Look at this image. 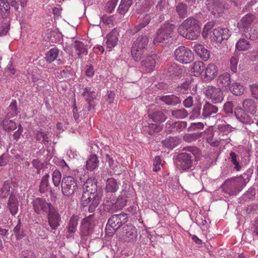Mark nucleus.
Returning <instances> with one entry per match:
<instances>
[{
    "mask_svg": "<svg viewBox=\"0 0 258 258\" xmlns=\"http://www.w3.org/2000/svg\"><path fill=\"white\" fill-rule=\"evenodd\" d=\"M230 74L225 73L220 75L217 79V84L219 87H228L231 82Z\"/></svg>",
    "mask_w": 258,
    "mask_h": 258,
    "instance_id": "30",
    "label": "nucleus"
},
{
    "mask_svg": "<svg viewBox=\"0 0 258 258\" xmlns=\"http://www.w3.org/2000/svg\"><path fill=\"white\" fill-rule=\"evenodd\" d=\"M256 105L251 99H246L243 101L242 107L237 106L235 108L234 113H239L243 111L245 113H253L256 111Z\"/></svg>",
    "mask_w": 258,
    "mask_h": 258,
    "instance_id": "16",
    "label": "nucleus"
},
{
    "mask_svg": "<svg viewBox=\"0 0 258 258\" xmlns=\"http://www.w3.org/2000/svg\"><path fill=\"white\" fill-rule=\"evenodd\" d=\"M146 130L149 135H153L155 133L159 132L161 128L156 124H151L146 128Z\"/></svg>",
    "mask_w": 258,
    "mask_h": 258,
    "instance_id": "54",
    "label": "nucleus"
},
{
    "mask_svg": "<svg viewBox=\"0 0 258 258\" xmlns=\"http://www.w3.org/2000/svg\"><path fill=\"white\" fill-rule=\"evenodd\" d=\"M12 182L11 180L5 181L3 185V186L0 189V197L5 199L9 195H10L11 189L12 187Z\"/></svg>",
    "mask_w": 258,
    "mask_h": 258,
    "instance_id": "32",
    "label": "nucleus"
},
{
    "mask_svg": "<svg viewBox=\"0 0 258 258\" xmlns=\"http://www.w3.org/2000/svg\"><path fill=\"white\" fill-rule=\"evenodd\" d=\"M83 192L81 204L83 207H88L89 213H93L99 205L101 197V191L98 190L97 180L88 178L83 186Z\"/></svg>",
    "mask_w": 258,
    "mask_h": 258,
    "instance_id": "1",
    "label": "nucleus"
},
{
    "mask_svg": "<svg viewBox=\"0 0 258 258\" xmlns=\"http://www.w3.org/2000/svg\"><path fill=\"white\" fill-rule=\"evenodd\" d=\"M127 221L126 214H119L112 215L108 220L107 226H110L115 232Z\"/></svg>",
    "mask_w": 258,
    "mask_h": 258,
    "instance_id": "12",
    "label": "nucleus"
},
{
    "mask_svg": "<svg viewBox=\"0 0 258 258\" xmlns=\"http://www.w3.org/2000/svg\"><path fill=\"white\" fill-rule=\"evenodd\" d=\"M180 143V140L177 137H169L162 142L163 146L170 149L176 147Z\"/></svg>",
    "mask_w": 258,
    "mask_h": 258,
    "instance_id": "31",
    "label": "nucleus"
},
{
    "mask_svg": "<svg viewBox=\"0 0 258 258\" xmlns=\"http://www.w3.org/2000/svg\"><path fill=\"white\" fill-rule=\"evenodd\" d=\"M213 39L218 42H221L223 40H227L229 37L230 34L227 28H218L213 31Z\"/></svg>",
    "mask_w": 258,
    "mask_h": 258,
    "instance_id": "19",
    "label": "nucleus"
},
{
    "mask_svg": "<svg viewBox=\"0 0 258 258\" xmlns=\"http://www.w3.org/2000/svg\"><path fill=\"white\" fill-rule=\"evenodd\" d=\"M49 175L48 174H45L42 177L39 188L40 193L44 194L48 190L49 188Z\"/></svg>",
    "mask_w": 258,
    "mask_h": 258,
    "instance_id": "34",
    "label": "nucleus"
},
{
    "mask_svg": "<svg viewBox=\"0 0 258 258\" xmlns=\"http://www.w3.org/2000/svg\"><path fill=\"white\" fill-rule=\"evenodd\" d=\"M205 94L207 98L211 99L215 103L221 102L224 98L223 93L221 89L213 86H209L207 87Z\"/></svg>",
    "mask_w": 258,
    "mask_h": 258,
    "instance_id": "13",
    "label": "nucleus"
},
{
    "mask_svg": "<svg viewBox=\"0 0 258 258\" xmlns=\"http://www.w3.org/2000/svg\"><path fill=\"white\" fill-rule=\"evenodd\" d=\"M49 133H46L40 130L37 131L35 134V138L36 140L41 142L44 144L48 143Z\"/></svg>",
    "mask_w": 258,
    "mask_h": 258,
    "instance_id": "40",
    "label": "nucleus"
},
{
    "mask_svg": "<svg viewBox=\"0 0 258 258\" xmlns=\"http://www.w3.org/2000/svg\"><path fill=\"white\" fill-rule=\"evenodd\" d=\"M178 33L189 40H196L200 36L201 26L199 21L192 17L183 21L177 29Z\"/></svg>",
    "mask_w": 258,
    "mask_h": 258,
    "instance_id": "2",
    "label": "nucleus"
},
{
    "mask_svg": "<svg viewBox=\"0 0 258 258\" xmlns=\"http://www.w3.org/2000/svg\"><path fill=\"white\" fill-rule=\"evenodd\" d=\"M214 26V22L211 21L208 22L205 24L202 32V36L204 38H206L208 36V32Z\"/></svg>",
    "mask_w": 258,
    "mask_h": 258,
    "instance_id": "55",
    "label": "nucleus"
},
{
    "mask_svg": "<svg viewBox=\"0 0 258 258\" xmlns=\"http://www.w3.org/2000/svg\"><path fill=\"white\" fill-rule=\"evenodd\" d=\"M238 120L243 123L253 122L252 119L248 114H234Z\"/></svg>",
    "mask_w": 258,
    "mask_h": 258,
    "instance_id": "46",
    "label": "nucleus"
},
{
    "mask_svg": "<svg viewBox=\"0 0 258 258\" xmlns=\"http://www.w3.org/2000/svg\"><path fill=\"white\" fill-rule=\"evenodd\" d=\"M138 236L137 229L132 225H126L123 228L122 237L125 241L134 242Z\"/></svg>",
    "mask_w": 258,
    "mask_h": 258,
    "instance_id": "14",
    "label": "nucleus"
},
{
    "mask_svg": "<svg viewBox=\"0 0 258 258\" xmlns=\"http://www.w3.org/2000/svg\"><path fill=\"white\" fill-rule=\"evenodd\" d=\"M3 125L4 130L8 132L15 130L16 128V123L9 118H5L3 120Z\"/></svg>",
    "mask_w": 258,
    "mask_h": 258,
    "instance_id": "43",
    "label": "nucleus"
},
{
    "mask_svg": "<svg viewBox=\"0 0 258 258\" xmlns=\"http://www.w3.org/2000/svg\"><path fill=\"white\" fill-rule=\"evenodd\" d=\"M162 166V164H161V159L160 157L156 156L154 162L153 170L156 172L159 171L160 169V167Z\"/></svg>",
    "mask_w": 258,
    "mask_h": 258,
    "instance_id": "60",
    "label": "nucleus"
},
{
    "mask_svg": "<svg viewBox=\"0 0 258 258\" xmlns=\"http://www.w3.org/2000/svg\"><path fill=\"white\" fill-rule=\"evenodd\" d=\"M28 0H0V13L3 17L7 18L10 14V6L18 11L19 5L22 8L26 6Z\"/></svg>",
    "mask_w": 258,
    "mask_h": 258,
    "instance_id": "5",
    "label": "nucleus"
},
{
    "mask_svg": "<svg viewBox=\"0 0 258 258\" xmlns=\"http://www.w3.org/2000/svg\"><path fill=\"white\" fill-rule=\"evenodd\" d=\"M194 50L203 60H207L210 57V51L203 45L196 43L193 47Z\"/></svg>",
    "mask_w": 258,
    "mask_h": 258,
    "instance_id": "21",
    "label": "nucleus"
},
{
    "mask_svg": "<svg viewBox=\"0 0 258 258\" xmlns=\"http://www.w3.org/2000/svg\"><path fill=\"white\" fill-rule=\"evenodd\" d=\"M149 39L146 35H140L133 42L131 53L132 58L136 61L142 58L145 50L147 49Z\"/></svg>",
    "mask_w": 258,
    "mask_h": 258,
    "instance_id": "4",
    "label": "nucleus"
},
{
    "mask_svg": "<svg viewBox=\"0 0 258 258\" xmlns=\"http://www.w3.org/2000/svg\"><path fill=\"white\" fill-rule=\"evenodd\" d=\"M61 173L58 170H55L52 174V179L54 185L58 187L60 183L61 179Z\"/></svg>",
    "mask_w": 258,
    "mask_h": 258,
    "instance_id": "47",
    "label": "nucleus"
},
{
    "mask_svg": "<svg viewBox=\"0 0 258 258\" xmlns=\"http://www.w3.org/2000/svg\"><path fill=\"white\" fill-rule=\"evenodd\" d=\"M230 157L231 161L232 164L234 165V168L237 170L239 171L241 169V166L239 165V162L237 160V155L233 152L230 153Z\"/></svg>",
    "mask_w": 258,
    "mask_h": 258,
    "instance_id": "52",
    "label": "nucleus"
},
{
    "mask_svg": "<svg viewBox=\"0 0 258 258\" xmlns=\"http://www.w3.org/2000/svg\"><path fill=\"white\" fill-rule=\"evenodd\" d=\"M194 157L190 153H181L176 158V163L178 167L185 170L190 169L193 164Z\"/></svg>",
    "mask_w": 258,
    "mask_h": 258,
    "instance_id": "10",
    "label": "nucleus"
},
{
    "mask_svg": "<svg viewBox=\"0 0 258 258\" xmlns=\"http://www.w3.org/2000/svg\"><path fill=\"white\" fill-rule=\"evenodd\" d=\"M61 192L66 197L72 196L78 188L77 179L72 176L64 175L61 181Z\"/></svg>",
    "mask_w": 258,
    "mask_h": 258,
    "instance_id": "6",
    "label": "nucleus"
},
{
    "mask_svg": "<svg viewBox=\"0 0 258 258\" xmlns=\"http://www.w3.org/2000/svg\"><path fill=\"white\" fill-rule=\"evenodd\" d=\"M10 28V24L9 22H3L0 27V36H3L7 35Z\"/></svg>",
    "mask_w": 258,
    "mask_h": 258,
    "instance_id": "53",
    "label": "nucleus"
},
{
    "mask_svg": "<svg viewBox=\"0 0 258 258\" xmlns=\"http://www.w3.org/2000/svg\"><path fill=\"white\" fill-rule=\"evenodd\" d=\"M156 55H152L147 57L141 62V69L145 73H151L155 68L156 63Z\"/></svg>",
    "mask_w": 258,
    "mask_h": 258,
    "instance_id": "18",
    "label": "nucleus"
},
{
    "mask_svg": "<svg viewBox=\"0 0 258 258\" xmlns=\"http://www.w3.org/2000/svg\"><path fill=\"white\" fill-rule=\"evenodd\" d=\"M228 87L230 91L236 96L241 95L244 92V87L238 83H233L231 86H229Z\"/></svg>",
    "mask_w": 258,
    "mask_h": 258,
    "instance_id": "37",
    "label": "nucleus"
},
{
    "mask_svg": "<svg viewBox=\"0 0 258 258\" xmlns=\"http://www.w3.org/2000/svg\"><path fill=\"white\" fill-rule=\"evenodd\" d=\"M94 216V214L87 216L82 221L81 225V233L82 236H87L91 234L94 228V224L91 222V218Z\"/></svg>",
    "mask_w": 258,
    "mask_h": 258,
    "instance_id": "15",
    "label": "nucleus"
},
{
    "mask_svg": "<svg viewBox=\"0 0 258 258\" xmlns=\"http://www.w3.org/2000/svg\"><path fill=\"white\" fill-rule=\"evenodd\" d=\"M250 47L249 42L244 39H240L237 42L236 45V48L239 50H246Z\"/></svg>",
    "mask_w": 258,
    "mask_h": 258,
    "instance_id": "48",
    "label": "nucleus"
},
{
    "mask_svg": "<svg viewBox=\"0 0 258 258\" xmlns=\"http://www.w3.org/2000/svg\"><path fill=\"white\" fill-rule=\"evenodd\" d=\"M252 96L258 99V84H253L250 86Z\"/></svg>",
    "mask_w": 258,
    "mask_h": 258,
    "instance_id": "62",
    "label": "nucleus"
},
{
    "mask_svg": "<svg viewBox=\"0 0 258 258\" xmlns=\"http://www.w3.org/2000/svg\"><path fill=\"white\" fill-rule=\"evenodd\" d=\"M47 219L48 224L50 228L52 230H55L57 229L59 226V222H60L61 218L60 215L55 210V208H53V210H51L47 214Z\"/></svg>",
    "mask_w": 258,
    "mask_h": 258,
    "instance_id": "17",
    "label": "nucleus"
},
{
    "mask_svg": "<svg viewBox=\"0 0 258 258\" xmlns=\"http://www.w3.org/2000/svg\"><path fill=\"white\" fill-rule=\"evenodd\" d=\"M8 208L11 214L14 216L18 211L19 202L17 198L12 193L11 194L7 203Z\"/></svg>",
    "mask_w": 258,
    "mask_h": 258,
    "instance_id": "20",
    "label": "nucleus"
},
{
    "mask_svg": "<svg viewBox=\"0 0 258 258\" xmlns=\"http://www.w3.org/2000/svg\"><path fill=\"white\" fill-rule=\"evenodd\" d=\"M99 160L96 155L93 154L90 156L86 161V168L87 170L93 171L98 166Z\"/></svg>",
    "mask_w": 258,
    "mask_h": 258,
    "instance_id": "35",
    "label": "nucleus"
},
{
    "mask_svg": "<svg viewBox=\"0 0 258 258\" xmlns=\"http://www.w3.org/2000/svg\"><path fill=\"white\" fill-rule=\"evenodd\" d=\"M157 99L163 101L166 104L170 105H176L181 102L180 99L174 95L158 96Z\"/></svg>",
    "mask_w": 258,
    "mask_h": 258,
    "instance_id": "26",
    "label": "nucleus"
},
{
    "mask_svg": "<svg viewBox=\"0 0 258 258\" xmlns=\"http://www.w3.org/2000/svg\"><path fill=\"white\" fill-rule=\"evenodd\" d=\"M246 179L242 176L227 179L222 185L223 191L229 195H236L239 193L245 186Z\"/></svg>",
    "mask_w": 258,
    "mask_h": 258,
    "instance_id": "3",
    "label": "nucleus"
},
{
    "mask_svg": "<svg viewBox=\"0 0 258 258\" xmlns=\"http://www.w3.org/2000/svg\"><path fill=\"white\" fill-rule=\"evenodd\" d=\"M106 103L109 105L114 103L115 93L112 91H108L107 94L105 97Z\"/></svg>",
    "mask_w": 258,
    "mask_h": 258,
    "instance_id": "57",
    "label": "nucleus"
},
{
    "mask_svg": "<svg viewBox=\"0 0 258 258\" xmlns=\"http://www.w3.org/2000/svg\"><path fill=\"white\" fill-rule=\"evenodd\" d=\"M14 233L16 235L17 239H22L25 236V233H24L20 219L18 221L17 225L14 229Z\"/></svg>",
    "mask_w": 258,
    "mask_h": 258,
    "instance_id": "45",
    "label": "nucleus"
},
{
    "mask_svg": "<svg viewBox=\"0 0 258 258\" xmlns=\"http://www.w3.org/2000/svg\"><path fill=\"white\" fill-rule=\"evenodd\" d=\"M176 12L181 18L186 17L187 12V8L186 5L183 3H178L176 7Z\"/></svg>",
    "mask_w": 258,
    "mask_h": 258,
    "instance_id": "39",
    "label": "nucleus"
},
{
    "mask_svg": "<svg viewBox=\"0 0 258 258\" xmlns=\"http://www.w3.org/2000/svg\"><path fill=\"white\" fill-rule=\"evenodd\" d=\"M126 204V200L122 196H119L116 200L110 201V204H108L109 209L112 211H116L118 210H121Z\"/></svg>",
    "mask_w": 258,
    "mask_h": 258,
    "instance_id": "23",
    "label": "nucleus"
},
{
    "mask_svg": "<svg viewBox=\"0 0 258 258\" xmlns=\"http://www.w3.org/2000/svg\"><path fill=\"white\" fill-rule=\"evenodd\" d=\"M254 16L251 14H248L243 16L239 24L242 30L246 29V30L250 29V28L251 27V26L254 22Z\"/></svg>",
    "mask_w": 258,
    "mask_h": 258,
    "instance_id": "24",
    "label": "nucleus"
},
{
    "mask_svg": "<svg viewBox=\"0 0 258 258\" xmlns=\"http://www.w3.org/2000/svg\"><path fill=\"white\" fill-rule=\"evenodd\" d=\"M148 117L154 122L157 123L162 122L166 119L164 114H148Z\"/></svg>",
    "mask_w": 258,
    "mask_h": 258,
    "instance_id": "49",
    "label": "nucleus"
},
{
    "mask_svg": "<svg viewBox=\"0 0 258 258\" xmlns=\"http://www.w3.org/2000/svg\"><path fill=\"white\" fill-rule=\"evenodd\" d=\"M205 69V66L202 61H196L193 64L191 72L194 76L198 77L203 72Z\"/></svg>",
    "mask_w": 258,
    "mask_h": 258,
    "instance_id": "33",
    "label": "nucleus"
},
{
    "mask_svg": "<svg viewBox=\"0 0 258 258\" xmlns=\"http://www.w3.org/2000/svg\"><path fill=\"white\" fill-rule=\"evenodd\" d=\"M218 110V107L216 106L207 103L204 105L203 113H217Z\"/></svg>",
    "mask_w": 258,
    "mask_h": 258,
    "instance_id": "50",
    "label": "nucleus"
},
{
    "mask_svg": "<svg viewBox=\"0 0 258 258\" xmlns=\"http://www.w3.org/2000/svg\"><path fill=\"white\" fill-rule=\"evenodd\" d=\"M174 56L177 61L185 64L190 63L194 58L192 51L184 46H179L175 49Z\"/></svg>",
    "mask_w": 258,
    "mask_h": 258,
    "instance_id": "8",
    "label": "nucleus"
},
{
    "mask_svg": "<svg viewBox=\"0 0 258 258\" xmlns=\"http://www.w3.org/2000/svg\"><path fill=\"white\" fill-rule=\"evenodd\" d=\"M209 12L216 17L220 16L224 10L227 8L222 0H209L207 3Z\"/></svg>",
    "mask_w": 258,
    "mask_h": 258,
    "instance_id": "11",
    "label": "nucleus"
},
{
    "mask_svg": "<svg viewBox=\"0 0 258 258\" xmlns=\"http://www.w3.org/2000/svg\"><path fill=\"white\" fill-rule=\"evenodd\" d=\"M243 34L247 38L251 40H254L258 37V31L252 27L248 29V30L244 29L242 30Z\"/></svg>",
    "mask_w": 258,
    "mask_h": 258,
    "instance_id": "42",
    "label": "nucleus"
},
{
    "mask_svg": "<svg viewBox=\"0 0 258 258\" xmlns=\"http://www.w3.org/2000/svg\"><path fill=\"white\" fill-rule=\"evenodd\" d=\"M149 23L148 19L145 18L143 21L141 22L139 25L135 26V33L139 31L141 29L145 27Z\"/></svg>",
    "mask_w": 258,
    "mask_h": 258,
    "instance_id": "61",
    "label": "nucleus"
},
{
    "mask_svg": "<svg viewBox=\"0 0 258 258\" xmlns=\"http://www.w3.org/2000/svg\"><path fill=\"white\" fill-rule=\"evenodd\" d=\"M183 150H187V151L190 152L192 154L194 159L196 156L200 154V150L196 147H186L184 148Z\"/></svg>",
    "mask_w": 258,
    "mask_h": 258,
    "instance_id": "59",
    "label": "nucleus"
},
{
    "mask_svg": "<svg viewBox=\"0 0 258 258\" xmlns=\"http://www.w3.org/2000/svg\"><path fill=\"white\" fill-rule=\"evenodd\" d=\"M238 62V58L236 56H232L230 60V69L233 72L235 73L237 71V65Z\"/></svg>",
    "mask_w": 258,
    "mask_h": 258,
    "instance_id": "58",
    "label": "nucleus"
},
{
    "mask_svg": "<svg viewBox=\"0 0 258 258\" xmlns=\"http://www.w3.org/2000/svg\"><path fill=\"white\" fill-rule=\"evenodd\" d=\"M32 203L34 212L38 214H48L54 208L51 203L40 198L35 199Z\"/></svg>",
    "mask_w": 258,
    "mask_h": 258,
    "instance_id": "9",
    "label": "nucleus"
},
{
    "mask_svg": "<svg viewBox=\"0 0 258 258\" xmlns=\"http://www.w3.org/2000/svg\"><path fill=\"white\" fill-rule=\"evenodd\" d=\"M83 95L89 104L88 111H91V108L94 107L95 92L92 91L90 88H85Z\"/></svg>",
    "mask_w": 258,
    "mask_h": 258,
    "instance_id": "25",
    "label": "nucleus"
},
{
    "mask_svg": "<svg viewBox=\"0 0 258 258\" xmlns=\"http://www.w3.org/2000/svg\"><path fill=\"white\" fill-rule=\"evenodd\" d=\"M119 33L118 31L113 29L107 35L106 44L107 47L110 50L114 47L118 41Z\"/></svg>",
    "mask_w": 258,
    "mask_h": 258,
    "instance_id": "22",
    "label": "nucleus"
},
{
    "mask_svg": "<svg viewBox=\"0 0 258 258\" xmlns=\"http://www.w3.org/2000/svg\"><path fill=\"white\" fill-rule=\"evenodd\" d=\"M79 218L77 216H72L69 221V224L67 226L68 234V237L72 236L71 234L74 233L77 229L78 224Z\"/></svg>",
    "mask_w": 258,
    "mask_h": 258,
    "instance_id": "28",
    "label": "nucleus"
},
{
    "mask_svg": "<svg viewBox=\"0 0 258 258\" xmlns=\"http://www.w3.org/2000/svg\"><path fill=\"white\" fill-rule=\"evenodd\" d=\"M75 47L78 51L77 54L79 55V57H81V54H86L87 53V48L86 45L81 41H76Z\"/></svg>",
    "mask_w": 258,
    "mask_h": 258,
    "instance_id": "44",
    "label": "nucleus"
},
{
    "mask_svg": "<svg viewBox=\"0 0 258 258\" xmlns=\"http://www.w3.org/2000/svg\"><path fill=\"white\" fill-rule=\"evenodd\" d=\"M116 5V4L113 2L111 1L108 2L105 7L106 11L108 13H112L114 11Z\"/></svg>",
    "mask_w": 258,
    "mask_h": 258,
    "instance_id": "63",
    "label": "nucleus"
},
{
    "mask_svg": "<svg viewBox=\"0 0 258 258\" xmlns=\"http://www.w3.org/2000/svg\"><path fill=\"white\" fill-rule=\"evenodd\" d=\"M237 106L231 102H226L224 106L225 113H234L235 108Z\"/></svg>",
    "mask_w": 258,
    "mask_h": 258,
    "instance_id": "56",
    "label": "nucleus"
},
{
    "mask_svg": "<svg viewBox=\"0 0 258 258\" xmlns=\"http://www.w3.org/2000/svg\"><path fill=\"white\" fill-rule=\"evenodd\" d=\"M22 258H36V257L32 251H24L22 252Z\"/></svg>",
    "mask_w": 258,
    "mask_h": 258,
    "instance_id": "64",
    "label": "nucleus"
},
{
    "mask_svg": "<svg viewBox=\"0 0 258 258\" xmlns=\"http://www.w3.org/2000/svg\"><path fill=\"white\" fill-rule=\"evenodd\" d=\"M202 137V133L197 132L192 134H186L184 135L183 139L184 141L191 143L196 141Z\"/></svg>",
    "mask_w": 258,
    "mask_h": 258,
    "instance_id": "41",
    "label": "nucleus"
},
{
    "mask_svg": "<svg viewBox=\"0 0 258 258\" xmlns=\"http://www.w3.org/2000/svg\"><path fill=\"white\" fill-rule=\"evenodd\" d=\"M218 70L214 63H210L205 69L206 77L208 80L214 79L217 75Z\"/></svg>",
    "mask_w": 258,
    "mask_h": 258,
    "instance_id": "29",
    "label": "nucleus"
},
{
    "mask_svg": "<svg viewBox=\"0 0 258 258\" xmlns=\"http://www.w3.org/2000/svg\"><path fill=\"white\" fill-rule=\"evenodd\" d=\"M133 4V0H121L117 9L120 15H124L129 10Z\"/></svg>",
    "mask_w": 258,
    "mask_h": 258,
    "instance_id": "36",
    "label": "nucleus"
},
{
    "mask_svg": "<svg viewBox=\"0 0 258 258\" xmlns=\"http://www.w3.org/2000/svg\"><path fill=\"white\" fill-rule=\"evenodd\" d=\"M175 29V26L173 24L169 23L164 24L157 31L156 36L153 40L154 44L156 45L168 40L173 35Z\"/></svg>",
    "mask_w": 258,
    "mask_h": 258,
    "instance_id": "7",
    "label": "nucleus"
},
{
    "mask_svg": "<svg viewBox=\"0 0 258 258\" xmlns=\"http://www.w3.org/2000/svg\"><path fill=\"white\" fill-rule=\"evenodd\" d=\"M59 50L56 48H51L46 54L44 59L49 63L53 61L58 56Z\"/></svg>",
    "mask_w": 258,
    "mask_h": 258,
    "instance_id": "38",
    "label": "nucleus"
},
{
    "mask_svg": "<svg viewBox=\"0 0 258 258\" xmlns=\"http://www.w3.org/2000/svg\"><path fill=\"white\" fill-rule=\"evenodd\" d=\"M213 136V132L212 131L209 130L208 132V135L206 139L207 142L209 143L211 146L214 147H217L219 145V142L217 140L214 141Z\"/></svg>",
    "mask_w": 258,
    "mask_h": 258,
    "instance_id": "51",
    "label": "nucleus"
},
{
    "mask_svg": "<svg viewBox=\"0 0 258 258\" xmlns=\"http://www.w3.org/2000/svg\"><path fill=\"white\" fill-rule=\"evenodd\" d=\"M119 183L114 178H109L107 179L105 186L106 192L114 193L119 188Z\"/></svg>",
    "mask_w": 258,
    "mask_h": 258,
    "instance_id": "27",
    "label": "nucleus"
}]
</instances>
